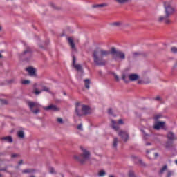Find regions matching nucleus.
<instances>
[{
    "label": "nucleus",
    "mask_w": 177,
    "mask_h": 177,
    "mask_svg": "<svg viewBox=\"0 0 177 177\" xmlns=\"http://www.w3.org/2000/svg\"><path fill=\"white\" fill-rule=\"evenodd\" d=\"M108 113L110 114L111 115H113V109H109L108 110Z\"/></svg>",
    "instance_id": "obj_40"
},
{
    "label": "nucleus",
    "mask_w": 177,
    "mask_h": 177,
    "mask_svg": "<svg viewBox=\"0 0 177 177\" xmlns=\"http://www.w3.org/2000/svg\"><path fill=\"white\" fill-rule=\"evenodd\" d=\"M164 8H165V16H160L158 19V21L159 23H162L165 21V24H171V20H169V17L175 13V8L172 7L171 3L169 2H164Z\"/></svg>",
    "instance_id": "obj_2"
},
{
    "label": "nucleus",
    "mask_w": 177,
    "mask_h": 177,
    "mask_svg": "<svg viewBox=\"0 0 177 177\" xmlns=\"http://www.w3.org/2000/svg\"><path fill=\"white\" fill-rule=\"evenodd\" d=\"M165 127V122H156L153 125V129H156V131H160V129L164 128Z\"/></svg>",
    "instance_id": "obj_8"
},
{
    "label": "nucleus",
    "mask_w": 177,
    "mask_h": 177,
    "mask_svg": "<svg viewBox=\"0 0 177 177\" xmlns=\"http://www.w3.org/2000/svg\"><path fill=\"white\" fill-rule=\"evenodd\" d=\"M44 91V92H50L49 91V88L44 86L43 88V90H41V91H39V90H37V88H35V91H34V93L36 94V95H39V93H41L42 91Z\"/></svg>",
    "instance_id": "obj_16"
},
{
    "label": "nucleus",
    "mask_w": 177,
    "mask_h": 177,
    "mask_svg": "<svg viewBox=\"0 0 177 177\" xmlns=\"http://www.w3.org/2000/svg\"><path fill=\"white\" fill-rule=\"evenodd\" d=\"M62 177H64V175L62 174Z\"/></svg>",
    "instance_id": "obj_62"
},
{
    "label": "nucleus",
    "mask_w": 177,
    "mask_h": 177,
    "mask_svg": "<svg viewBox=\"0 0 177 177\" xmlns=\"http://www.w3.org/2000/svg\"><path fill=\"white\" fill-rule=\"evenodd\" d=\"M2 142H6L7 143H13V138L12 136H7L1 138Z\"/></svg>",
    "instance_id": "obj_12"
},
{
    "label": "nucleus",
    "mask_w": 177,
    "mask_h": 177,
    "mask_svg": "<svg viewBox=\"0 0 177 177\" xmlns=\"http://www.w3.org/2000/svg\"><path fill=\"white\" fill-rule=\"evenodd\" d=\"M133 58L136 59V57H139V56H142V53L139 52H134L132 53Z\"/></svg>",
    "instance_id": "obj_26"
},
{
    "label": "nucleus",
    "mask_w": 177,
    "mask_h": 177,
    "mask_svg": "<svg viewBox=\"0 0 177 177\" xmlns=\"http://www.w3.org/2000/svg\"><path fill=\"white\" fill-rule=\"evenodd\" d=\"M118 3H127L129 0H115Z\"/></svg>",
    "instance_id": "obj_30"
},
{
    "label": "nucleus",
    "mask_w": 177,
    "mask_h": 177,
    "mask_svg": "<svg viewBox=\"0 0 177 177\" xmlns=\"http://www.w3.org/2000/svg\"><path fill=\"white\" fill-rule=\"evenodd\" d=\"M173 174L174 172H172L171 171H168L167 177H171Z\"/></svg>",
    "instance_id": "obj_36"
},
{
    "label": "nucleus",
    "mask_w": 177,
    "mask_h": 177,
    "mask_svg": "<svg viewBox=\"0 0 177 177\" xmlns=\"http://www.w3.org/2000/svg\"><path fill=\"white\" fill-rule=\"evenodd\" d=\"M166 149H171L172 147V141H167L165 144Z\"/></svg>",
    "instance_id": "obj_27"
},
{
    "label": "nucleus",
    "mask_w": 177,
    "mask_h": 177,
    "mask_svg": "<svg viewBox=\"0 0 177 177\" xmlns=\"http://www.w3.org/2000/svg\"><path fill=\"white\" fill-rule=\"evenodd\" d=\"M36 172L35 169H26L22 171V174H34Z\"/></svg>",
    "instance_id": "obj_18"
},
{
    "label": "nucleus",
    "mask_w": 177,
    "mask_h": 177,
    "mask_svg": "<svg viewBox=\"0 0 177 177\" xmlns=\"http://www.w3.org/2000/svg\"><path fill=\"white\" fill-rule=\"evenodd\" d=\"M111 123H112V128L115 131H118V125L117 124V122L114 120H111Z\"/></svg>",
    "instance_id": "obj_24"
},
{
    "label": "nucleus",
    "mask_w": 177,
    "mask_h": 177,
    "mask_svg": "<svg viewBox=\"0 0 177 177\" xmlns=\"http://www.w3.org/2000/svg\"><path fill=\"white\" fill-rule=\"evenodd\" d=\"M48 171L50 174H56V171L55 170V168L52 167L48 168Z\"/></svg>",
    "instance_id": "obj_28"
},
{
    "label": "nucleus",
    "mask_w": 177,
    "mask_h": 177,
    "mask_svg": "<svg viewBox=\"0 0 177 177\" xmlns=\"http://www.w3.org/2000/svg\"><path fill=\"white\" fill-rule=\"evenodd\" d=\"M109 55H111L113 60L117 61L118 59L125 60V53L118 50L115 47H112L110 50L97 48L93 51L92 55L94 64L100 67L106 66L107 61L104 57H107Z\"/></svg>",
    "instance_id": "obj_1"
},
{
    "label": "nucleus",
    "mask_w": 177,
    "mask_h": 177,
    "mask_svg": "<svg viewBox=\"0 0 177 177\" xmlns=\"http://www.w3.org/2000/svg\"><path fill=\"white\" fill-rule=\"evenodd\" d=\"M77 128L79 131H84V129L82 128V124H80L79 125H77Z\"/></svg>",
    "instance_id": "obj_35"
},
{
    "label": "nucleus",
    "mask_w": 177,
    "mask_h": 177,
    "mask_svg": "<svg viewBox=\"0 0 177 177\" xmlns=\"http://www.w3.org/2000/svg\"><path fill=\"white\" fill-rule=\"evenodd\" d=\"M167 139H169V140L174 142V140H176L177 138L175 136V134L174 133H172V131H169L167 133Z\"/></svg>",
    "instance_id": "obj_13"
},
{
    "label": "nucleus",
    "mask_w": 177,
    "mask_h": 177,
    "mask_svg": "<svg viewBox=\"0 0 177 177\" xmlns=\"http://www.w3.org/2000/svg\"><path fill=\"white\" fill-rule=\"evenodd\" d=\"M17 135L19 139H24L26 135L24 133V131L19 130L17 132Z\"/></svg>",
    "instance_id": "obj_17"
},
{
    "label": "nucleus",
    "mask_w": 177,
    "mask_h": 177,
    "mask_svg": "<svg viewBox=\"0 0 177 177\" xmlns=\"http://www.w3.org/2000/svg\"><path fill=\"white\" fill-rule=\"evenodd\" d=\"M159 118H161V115H156L155 117H154V120L156 121H157V120H159Z\"/></svg>",
    "instance_id": "obj_37"
},
{
    "label": "nucleus",
    "mask_w": 177,
    "mask_h": 177,
    "mask_svg": "<svg viewBox=\"0 0 177 177\" xmlns=\"http://www.w3.org/2000/svg\"><path fill=\"white\" fill-rule=\"evenodd\" d=\"M84 85H85V88L86 89H89V88H90L89 85H91V80H89V79H85L84 80Z\"/></svg>",
    "instance_id": "obj_21"
},
{
    "label": "nucleus",
    "mask_w": 177,
    "mask_h": 177,
    "mask_svg": "<svg viewBox=\"0 0 177 177\" xmlns=\"http://www.w3.org/2000/svg\"><path fill=\"white\" fill-rule=\"evenodd\" d=\"M32 53H34L32 48L28 46H26L24 51L19 55V59L24 62H30L32 57Z\"/></svg>",
    "instance_id": "obj_3"
},
{
    "label": "nucleus",
    "mask_w": 177,
    "mask_h": 177,
    "mask_svg": "<svg viewBox=\"0 0 177 177\" xmlns=\"http://www.w3.org/2000/svg\"><path fill=\"white\" fill-rule=\"evenodd\" d=\"M114 77H115L116 81H120V77H118V75H117L115 74V75H114Z\"/></svg>",
    "instance_id": "obj_42"
},
{
    "label": "nucleus",
    "mask_w": 177,
    "mask_h": 177,
    "mask_svg": "<svg viewBox=\"0 0 177 177\" xmlns=\"http://www.w3.org/2000/svg\"><path fill=\"white\" fill-rule=\"evenodd\" d=\"M155 157H158V153H155Z\"/></svg>",
    "instance_id": "obj_49"
},
{
    "label": "nucleus",
    "mask_w": 177,
    "mask_h": 177,
    "mask_svg": "<svg viewBox=\"0 0 177 177\" xmlns=\"http://www.w3.org/2000/svg\"><path fill=\"white\" fill-rule=\"evenodd\" d=\"M139 162L140 164H143V162L142 161V160H139Z\"/></svg>",
    "instance_id": "obj_48"
},
{
    "label": "nucleus",
    "mask_w": 177,
    "mask_h": 177,
    "mask_svg": "<svg viewBox=\"0 0 177 177\" xmlns=\"http://www.w3.org/2000/svg\"><path fill=\"white\" fill-rule=\"evenodd\" d=\"M154 100H157L158 102L161 101V97L157 96L156 97L154 98Z\"/></svg>",
    "instance_id": "obj_39"
},
{
    "label": "nucleus",
    "mask_w": 177,
    "mask_h": 177,
    "mask_svg": "<svg viewBox=\"0 0 177 177\" xmlns=\"http://www.w3.org/2000/svg\"><path fill=\"white\" fill-rule=\"evenodd\" d=\"M80 102L76 103L75 113L78 117H82V115H88L91 114V108L88 105H82V111H79Z\"/></svg>",
    "instance_id": "obj_5"
},
{
    "label": "nucleus",
    "mask_w": 177,
    "mask_h": 177,
    "mask_svg": "<svg viewBox=\"0 0 177 177\" xmlns=\"http://www.w3.org/2000/svg\"><path fill=\"white\" fill-rule=\"evenodd\" d=\"M77 62V58L75 57V56H73V66H74V68L77 70V71H81V70H82V66H81V65L80 64H76Z\"/></svg>",
    "instance_id": "obj_10"
},
{
    "label": "nucleus",
    "mask_w": 177,
    "mask_h": 177,
    "mask_svg": "<svg viewBox=\"0 0 177 177\" xmlns=\"http://www.w3.org/2000/svg\"><path fill=\"white\" fill-rule=\"evenodd\" d=\"M147 153H150V151H147Z\"/></svg>",
    "instance_id": "obj_58"
},
{
    "label": "nucleus",
    "mask_w": 177,
    "mask_h": 177,
    "mask_svg": "<svg viewBox=\"0 0 177 177\" xmlns=\"http://www.w3.org/2000/svg\"><path fill=\"white\" fill-rule=\"evenodd\" d=\"M69 46H71L73 50H77V48H75V44H74V39L71 37H68L67 39Z\"/></svg>",
    "instance_id": "obj_11"
},
{
    "label": "nucleus",
    "mask_w": 177,
    "mask_h": 177,
    "mask_svg": "<svg viewBox=\"0 0 177 177\" xmlns=\"http://www.w3.org/2000/svg\"><path fill=\"white\" fill-rule=\"evenodd\" d=\"M1 101L2 103H6V102H5V100H1Z\"/></svg>",
    "instance_id": "obj_50"
},
{
    "label": "nucleus",
    "mask_w": 177,
    "mask_h": 177,
    "mask_svg": "<svg viewBox=\"0 0 177 177\" xmlns=\"http://www.w3.org/2000/svg\"><path fill=\"white\" fill-rule=\"evenodd\" d=\"M40 48H44L43 46H40Z\"/></svg>",
    "instance_id": "obj_63"
},
{
    "label": "nucleus",
    "mask_w": 177,
    "mask_h": 177,
    "mask_svg": "<svg viewBox=\"0 0 177 177\" xmlns=\"http://www.w3.org/2000/svg\"><path fill=\"white\" fill-rule=\"evenodd\" d=\"M21 83L22 85H28L30 84V80H21Z\"/></svg>",
    "instance_id": "obj_31"
},
{
    "label": "nucleus",
    "mask_w": 177,
    "mask_h": 177,
    "mask_svg": "<svg viewBox=\"0 0 177 177\" xmlns=\"http://www.w3.org/2000/svg\"><path fill=\"white\" fill-rule=\"evenodd\" d=\"M175 162H176V164L177 165V160H175Z\"/></svg>",
    "instance_id": "obj_59"
},
{
    "label": "nucleus",
    "mask_w": 177,
    "mask_h": 177,
    "mask_svg": "<svg viewBox=\"0 0 177 177\" xmlns=\"http://www.w3.org/2000/svg\"><path fill=\"white\" fill-rule=\"evenodd\" d=\"M111 26H113L114 27H122V22H113L111 24Z\"/></svg>",
    "instance_id": "obj_25"
},
{
    "label": "nucleus",
    "mask_w": 177,
    "mask_h": 177,
    "mask_svg": "<svg viewBox=\"0 0 177 177\" xmlns=\"http://www.w3.org/2000/svg\"><path fill=\"white\" fill-rule=\"evenodd\" d=\"M18 168H19V166H17V167H16V169H18Z\"/></svg>",
    "instance_id": "obj_56"
},
{
    "label": "nucleus",
    "mask_w": 177,
    "mask_h": 177,
    "mask_svg": "<svg viewBox=\"0 0 177 177\" xmlns=\"http://www.w3.org/2000/svg\"><path fill=\"white\" fill-rule=\"evenodd\" d=\"M125 78H126L125 75H122V80H123V81H124L125 82H128V81H127Z\"/></svg>",
    "instance_id": "obj_43"
},
{
    "label": "nucleus",
    "mask_w": 177,
    "mask_h": 177,
    "mask_svg": "<svg viewBox=\"0 0 177 177\" xmlns=\"http://www.w3.org/2000/svg\"><path fill=\"white\" fill-rule=\"evenodd\" d=\"M8 167H13V165H6L5 167H1V168H0V171H1V172H8Z\"/></svg>",
    "instance_id": "obj_22"
},
{
    "label": "nucleus",
    "mask_w": 177,
    "mask_h": 177,
    "mask_svg": "<svg viewBox=\"0 0 177 177\" xmlns=\"http://www.w3.org/2000/svg\"><path fill=\"white\" fill-rule=\"evenodd\" d=\"M106 6H109V4L106 3H104L102 4H96L93 5L92 7L93 8H106Z\"/></svg>",
    "instance_id": "obj_20"
},
{
    "label": "nucleus",
    "mask_w": 177,
    "mask_h": 177,
    "mask_svg": "<svg viewBox=\"0 0 177 177\" xmlns=\"http://www.w3.org/2000/svg\"><path fill=\"white\" fill-rule=\"evenodd\" d=\"M132 157H133V158H136V156H133Z\"/></svg>",
    "instance_id": "obj_53"
},
{
    "label": "nucleus",
    "mask_w": 177,
    "mask_h": 177,
    "mask_svg": "<svg viewBox=\"0 0 177 177\" xmlns=\"http://www.w3.org/2000/svg\"><path fill=\"white\" fill-rule=\"evenodd\" d=\"M44 110H46V111H48V110H52V111H59L60 108L57 107V106L54 104H50L48 106H44L43 107Z\"/></svg>",
    "instance_id": "obj_9"
},
{
    "label": "nucleus",
    "mask_w": 177,
    "mask_h": 177,
    "mask_svg": "<svg viewBox=\"0 0 177 177\" xmlns=\"http://www.w3.org/2000/svg\"><path fill=\"white\" fill-rule=\"evenodd\" d=\"M26 71H28L29 75L31 77H34V75H35V68L32 67L27 68Z\"/></svg>",
    "instance_id": "obj_14"
},
{
    "label": "nucleus",
    "mask_w": 177,
    "mask_h": 177,
    "mask_svg": "<svg viewBox=\"0 0 177 177\" xmlns=\"http://www.w3.org/2000/svg\"><path fill=\"white\" fill-rule=\"evenodd\" d=\"M30 177H35V176H33V175H32V176H30Z\"/></svg>",
    "instance_id": "obj_57"
},
{
    "label": "nucleus",
    "mask_w": 177,
    "mask_h": 177,
    "mask_svg": "<svg viewBox=\"0 0 177 177\" xmlns=\"http://www.w3.org/2000/svg\"><path fill=\"white\" fill-rule=\"evenodd\" d=\"M2 57H3V56H2L1 54L0 53V59H2Z\"/></svg>",
    "instance_id": "obj_52"
},
{
    "label": "nucleus",
    "mask_w": 177,
    "mask_h": 177,
    "mask_svg": "<svg viewBox=\"0 0 177 177\" xmlns=\"http://www.w3.org/2000/svg\"><path fill=\"white\" fill-rule=\"evenodd\" d=\"M139 78V75L138 74H130L129 75V80H130L131 81H138V79Z\"/></svg>",
    "instance_id": "obj_15"
},
{
    "label": "nucleus",
    "mask_w": 177,
    "mask_h": 177,
    "mask_svg": "<svg viewBox=\"0 0 177 177\" xmlns=\"http://www.w3.org/2000/svg\"><path fill=\"white\" fill-rule=\"evenodd\" d=\"M1 30H2V27L0 26V31H1Z\"/></svg>",
    "instance_id": "obj_54"
},
{
    "label": "nucleus",
    "mask_w": 177,
    "mask_h": 177,
    "mask_svg": "<svg viewBox=\"0 0 177 177\" xmlns=\"http://www.w3.org/2000/svg\"><path fill=\"white\" fill-rule=\"evenodd\" d=\"M28 106L33 114H38V113H39V107L41 105L38 104V102L28 101Z\"/></svg>",
    "instance_id": "obj_6"
},
{
    "label": "nucleus",
    "mask_w": 177,
    "mask_h": 177,
    "mask_svg": "<svg viewBox=\"0 0 177 177\" xmlns=\"http://www.w3.org/2000/svg\"><path fill=\"white\" fill-rule=\"evenodd\" d=\"M11 157H12V158H15L17 157V154H16V153L12 154Z\"/></svg>",
    "instance_id": "obj_44"
},
{
    "label": "nucleus",
    "mask_w": 177,
    "mask_h": 177,
    "mask_svg": "<svg viewBox=\"0 0 177 177\" xmlns=\"http://www.w3.org/2000/svg\"><path fill=\"white\" fill-rule=\"evenodd\" d=\"M0 156H5L4 153H0Z\"/></svg>",
    "instance_id": "obj_51"
},
{
    "label": "nucleus",
    "mask_w": 177,
    "mask_h": 177,
    "mask_svg": "<svg viewBox=\"0 0 177 177\" xmlns=\"http://www.w3.org/2000/svg\"><path fill=\"white\" fill-rule=\"evenodd\" d=\"M168 169V165H165L162 168L160 169V171H159V174L161 175L165 172Z\"/></svg>",
    "instance_id": "obj_23"
},
{
    "label": "nucleus",
    "mask_w": 177,
    "mask_h": 177,
    "mask_svg": "<svg viewBox=\"0 0 177 177\" xmlns=\"http://www.w3.org/2000/svg\"><path fill=\"white\" fill-rule=\"evenodd\" d=\"M118 144V138H114L113 141L112 147L113 150H117V145Z\"/></svg>",
    "instance_id": "obj_19"
},
{
    "label": "nucleus",
    "mask_w": 177,
    "mask_h": 177,
    "mask_svg": "<svg viewBox=\"0 0 177 177\" xmlns=\"http://www.w3.org/2000/svg\"><path fill=\"white\" fill-rule=\"evenodd\" d=\"M13 82H15V79L8 80V84H13Z\"/></svg>",
    "instance_id": "obj_38"
},
{
    "label": "nucleus",
    "mask_w": 177,
    "mask_h": 177,
    "mask_svg": "<svg viewBox=\"0 0 177 177\" xmlns=\"http://www.w3.org/2000/svg\"><path fill=\"white\" fill-rule=\"evenodd\" d=\"M64 95H67V94H66V93H64Z\"/></svg>",
    "instance_id": "obj_60"
},
{
    "label": "nucleus",
    "mask_w": 177,
    "mask_h": 177,
    "mask_svg": "<svg viewBox=\"0 0 177 177\" xmlns=\"http://www.w3.org/2000/svg\"><path fill=\"white\" fill-rule=\"evenodd\" d=\"M129 177H136V176H135V172H133V171H130L129 172Z\"/></svg>",
    "instance_id": "obj_34"
},
{
    "label": "nucleus",
    "mask_w": 177,
    "mask_h": 177,
    "mask_svg": "<svg viewBox=\"0 0 177 177\" xmlns=\"http://www.w3.org/2000/svg\"><path fill=\"white\" fill-rule=\"evenodd\" d=\"M119 136H120L122 140L124 142H128V140L129 139V134L124 131H120L118 133Z\"/></svg>",
    "instance_id": "obj_7"
},
{
    "label": "nucleus",
    "mask_w": 177,
    "mask_h": 177,
    "mask_svg": "<svg viewBox=\"0 0 177 177\" xmlns=\"http://www.w3.org/2000/svg\"><path fill=\"white\" fill-rule=\"evenodd\" d=\"M57 122H58V124H64V121L62 118H57Z\"/></svg>",
    "instance_id": "obj_32"
},
{
    "label": "nucleus",
    "mask_w": 177,
    "mask_h": 177,
    "mask_svg": "<svg viewBox=\"0 0 177 177\" xmlns=\"http://www.w3.org/2000/svg\"><path fill=\"white\" fill-rule=\"evenodd\" d=\"M118 124H120V125H122V124H124V121L122 119H120L118 120Z\"/></svg>",
    "instance_id": "obj_41"
},
{
    "label": "nucleus",
    "mask_w": 177,
    "mask_h": 177,
    "mask_svg": "<svg viewBox=\"0 0 177 177\" xmlns=\"http://www.w3.org/2000/svg\"><path fill=\"white\" fill-rule=\"evenodd\" d=\"M0 177H2V174H0Z\"/></svg>",
    "instance_id": "obj_61"
},
{
    "label": "nucleus",
    "mask_w": 177,
    "mask_h": 177,
    "mask_svg": "<svg viewBox=\"0 0 177 177\" xmlns=\"http://www.w3.org/2000/svg\"><path fill=\"white\" fill-rule=\"evenodd\" d=\"M21 164H23V160H20V161L18 162V165H21Z\"/></svg>",
    "instance_id": "obj_46"
},
{
    "label": "nucleus",
    "mask_w": 177,
    "mask_h": 177,
    "mask_svg": "<svg viewBox=\"0 0 177 177\" xmlns=\"http://www.w3.org/2000/svg\"><path fill=\"white\" fill-rule=\"evenodd\" d=\"M50 5H51V6H52L53 8H54L55 9H56V6H55V4H53V3H50Z\"/></svg>",
    "instance_id": "obj_45"
},
{
    "label": "nucleus",
    "mask_w": 177,
    "mask_h": 177,
    "mask_svg": "<svg viewBox=\"0 0 177 177\" xmlns=\"http://www.w3.org/2000/svg\"><path fill=\"white\" fill-rule=\"evenodd\" d=\"M171 53H174V55H176L177 48L176 47H171Z\"/></svg>",
    "instance_id": "obj_29"
},
{
    "label": "nucleus",
    "mask_w": 177,
    "mask_h": 177,
    "mask_svg": "<svg viewBox=\"0 0 177 177\" xmlns=\"http://www.w3.org/2000/svg\"><path fill=\"white\" fill-rule=\"evenodd\" d=\"M98 175L99 176H104V175H106V171H104V170H102L99 172Z\"/></svg>",
    "instance_id": "obj_33"
},
{
    "label": "nucleus",
    "mask_w": 177,
    "mask_h": 177,
    "mask_svg": "<svg viewBox=\"0 0 177 177\" xmlns=\"http://www.w3.org/2000/svg\"><path fill=\"white\" fill-rule=\"evenodd\" d=\"M81 150L82 151V153L79 156L77 155L74 156V158L76 161L80 162V164H84L91 158V152L86 149H84V147H81Z\"/></svg>",
    "instance_id": "obj_4"
},
{
    "label": "nucleus",
    "mask_w": 177,
    "mask_h": 177,
    "mask_svg": "<svg viewBox=\"0 0 177 177\" xmlns=\"http://www.w3.org/2000/svg\"><path fill=\"white\" fill-rule=\"evenodd\" d=\"M109 177H114V176H113V175H110V176H109Z\"/></svg>",
    "instance_id": "obj_55"
},
{
    "label": "nucleus",
    "mask_w": 177,
    "mask_h": 177,
    "mask_svg": "<svg viewBox=\"0 0 177 177\" xmlns=\"http://www.w3.org/2000/svg\"><path fill=\"white\" fill-rule=\"evenodd\" d=\"M150 145H151V143H150V142H147V143L146 144L147 146H150Z\"/></svg>",
    "instance_id": "obj_47"
}]
</instances>
